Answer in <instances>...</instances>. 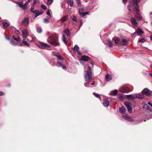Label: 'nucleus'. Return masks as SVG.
Instances as JSON below:
<instances>
[{"label": "nucleus", "mask_w": 152, "mask_h": 152, "mask_svg": "<svg viewBox=\"0 0 152 152\" xmlns=\"http://www.w3.org/2000/svg\"><path fill=\"white\" fill-rule=\"evenodd\" d=\"M53 1V0H48L47 4L48 5L51 4Z\"/></svg>", "instance_id": "42"}, {"label": "nucleus", "mask_w": 152, "mask_h": 152, "mask_svg": "<svg viewBox=\"0 0 152 152\" xmlns=\"http://www.w3.org/2000/svg\"><path fill=\"white\" fill-rule=\"evenodd\" d=\"M126 96L130 100H133L137 98L139 99H142L144 98V96L140 94L127 95Z\"/></svg>", "instance_id": "4"}, {"label": "nucleus", "mask_w": 152, "mask_h": 152, "mask_svg": "<svg viewBox=\"0 0 152 152\" xmlns=\"http://www.w3.org/2000/svg\"><path fill=\"white\" fill-rule=\"evenodd\" d=\"M49 18H45L44 19V22L46 23H49Z\"/></svg>", "instance_id": "38"}, {"label": "nucleus", "mask_w": 152, "mask_h": 152, "mask_svg": "<svg viewBox=\"0 0 152 152\" xmlns=\"http://www.w3.org/2000/svg\"><path fill=\"white\" fill-rule=\"evenodd\" d=\"M29 18L28 17L22 20L21 22V24L23 26H27L29 25Z\"/></svg>", "instance_id": "6"}, {"label": "nucleus", "mask_w": 152, "mask_h": 152, "mask_svg": "<svg viewBox=\"0 0 152 152\" xmlns=\"http://www.w3.org/2000/svg\"><path fill=\"white\" fill-rule=\"evenodd\" d=\"M93 94L94 95V96L96 97L99 98V99H101V97L100 95L98 94H96L95 93H93Z\"/></svg>", "instance_id": "41"}, {"label": "nucleus", "mask_w": 152, "mask_h": 152, "mask_svg": "<svg viewBox=\"0 0 152 152\" xmlns=\"http://www.w3.org/2000/svg\"><path fill=\"white\" fill-rule=\"evenodd\" d=\"M12 29L13 31H15V33L17 34H18L20 33L19 31L16 29L14 27H12L10 28V29Z\"/></svg>", "instance_id": "30"}, {"label": "nucleus", "mask_w": 152, "mask_h": 152, "mask_svg": "<svg viewBox=\"0 0 152 152\" xmlns=\"http://www.w3.org/2000/svg\"><path fill=\"white\" fill-rule=\"evenodd\" d=\"M112 39L115 42V43L116 44L118 45L120 44L121 41V39L119 37H113Z\"/></svg>", "instance_id": "10"}, {"label": "nucleus", "mask_w": 152, "mask_h": 152, "mask_svg": "<svg viewBox=\"0 0 152 152\" xmlns=\"http://www.w3.org/2000/svg\"><path fill=\"white\" fill-rule=\"evenodd\" d=\"M4 94V93L3 92L0 91V96H2Z\"/></svg>", "instance_id": "57"}, {"label": "nucleus", "mask_w": 152, "mask_h": 152, "mask_svg": "<svg viewBox=\"0 0 152 152\" xmlns=\"http://www.w3.org/2000/svg\"><path fill=\"white\" fill-rule=\"evenodd\" d=\"M119 91L123 93H126L129 91V89L126 86H122L119 90Z\"/></svg>", "instance_id": "7"}, {"label": "nucleus", "mask_w": 152, "mask_h": 152, "mask_svg": "<svg viewBox=\"0 0 152 152\" xmlns=\"http://www.w3.org/2000/svg\"><path fill=\"white\" fill-rule=\"evenodd\" d=\"M77 53H78V54L79 55H81V52L80 51H78Z\"/></svg>", "instance_id": "63"}, {"label": "nucleus", "mask_w": 152, "mask_h": 152, "mask_svg": "<svg viewBox=\"0 0 152 152\" xmlns=\"http://www.w3.org/2000/svg\"><path fill=\"white\" fill-rule=\"evenodd\" d=\"M80 26H82V21L80 20Z\"/></svg>", "instance_id": "60"}, {"label": "nucleus", "mask_w": 152, "mask_h": 152, "mask_svg": "<svg viewBox=\"0 0 152 152\" xmlns=\"http://www.w3.org/2000/svg\"><path fill=\"white\" fill-rule=\"evenodd\" d=\"M83 11V8H80L79 10V14L82 17V15H83V13H82V11Z\"/></svg>", "instance_id": "35"}, {"label": "nucleus", "mask_w": 152, "mask_h": 152, "mask_svg": "<svg viewBox=\"0 0 152 152\" xmlns=\"http://www.w3.org/2000/svg\"><path fill=\"white\" fill-rule=\"evenodd\" d=\"M122 117L129 121H131L132 119L129 116L126 114H124L122 115Z\"/></svg>", "instance_id": "16"}, {"label": "nucleus", "mask_w": 152, "mask_h": 152, "mask_svg": "<svg viewBox=\"0 0 152 152\" xmlns=\"http://www.w3.org/2000/svg\"><path fill=\"white\" fill-rule=\"evenodd\" d=\"M77 0V4L78 6H79L81 4V2L80 0Z\"/></svg>", "instance_id": "51"}, {"label": "nucleus", "mask_w": 152, "mask_h": 152, "mask_svg": "<svg viewBox=\"0 0 152 152\" xmlns=\"http://www.w3.org/2000/svg\"><path fill=\"white\" fill-rule=\"evenodd\" d=\"M83 15H82V17L85 16L86 14H89V13L88 12H84L83 13Z\"/></svg>", "instance_id": "50"}, {"label": "nucleus", "mask_w": 152, "mask_h": 152, "mask_svg": "<svg viewBox=\"0 0 152 152\" xmlns=\"http://www.w3.org/2000/svg\"><path fill=\"white\" fill-rule=\"evenodd\" d=\"M88 70H85L84 72V77L86 82H88L92 79V75L90 66H88L87 68Z\"/></svg>", "instance_id": "3"}, {"label": "nucleus", "mask_w": 152, "mask_h": 152, "mask_svg": "<svg viewBox=\"0 0 152 152\" xmlns=\"http://www.w3.org/2000/svg\"><path fill=\"white\" fill-rule=\"evenodd\" d=\"M95 83V81H93V83H92V84H91V85H94Z\"/></svg>", "instance_id": "59"}, {"label": "nucleus", "mask_w": 152, "mask_h": 152, "mask_svg": "<svg viewBox=\"0 0 152 152\" xmlns=\"http://www.w3.org/2000/svg\"><path fill=\"white\" fill-rule=\"evenodd\" d=\"M136 34V33H135V31L134 32L132 33L131 34V36L133 37L134 34Z\"/></svg>", "instance_id": "58"}, {"label": "nucleus", "mask_w": 152, "mask_h": 152, "mask_svg": "<svg viewBox=\"0 0 152 152\" xmlns=\"http://www.w3.org/2000/svg\"><path fill=\"white\" fill-rule=\"evenodd\" d=\"M118 98L120 101H123L124 99V96L121 94H118Z\"/></svg>", "instance_id": "21"}, {"label": "nucleus", "mask_w": 152, "mask_h": 152, "mask_svg": "<svg viewBox=\"0 0 152 152\" xmlns=\"http://www.w3.org/2000/svg\"><path fill=\"white\" fill-rule=\"evenodd\" d=\"M142 94L143 95H145L147 96H152V92L147 88H145L142 91Z\"/></svg>", "instance_id": "5"}, {"label": "nucleus", "mask_w": 152, "mask_h": 152, "mask_svg": "<svg viewBox=\"0 0 152 152\" xmlns=\"http://www.w3.org/2000/svg\"><path fill=\"white\" fill-rule=\"evenodd\" d=\"M107 81H109L110 80L112 79V77L109 74H107L105 77Z\"/></svg>", "instance_id": "22"}, {"label": "nucleus", "mask_w": 152, "mask_h": 152, "mask_svg": "<svg viewBox=\"0 0 152 152\" xmlns=\"http://www.w3.org/2000/svg\"><path fill=\"white\" fill-rule=\"evenodd\" d=\"M48 40L49 43L54 46H56L60 45L58 42V37L56 34H55L50 36Z\"/></svg>", "instance_id": "2"}, {"label": "nucleus", "mask_w": 152, "mask_h": 152, "mask_svg": "<svg viewBox=\"0 0 152 152\" xmlns=\"http://www.w3.org/2000/svg\"><path fill=\"white\" fill-rule=\"evenodd\" d=\"M2 26L4 28H6L8 27L9 24L7 22H4L2 23Z\"/></svg>", "instance_id": "28"}, {"label": "nucleus", "mask_w": 152, "mask_h": 152, "mask_svg": "<svg viewBox=\"0 0 152 152\" xmlns=\"http://www.w3.org/2000/svg\"><path fill=\"white\" fill-rule=\"evenodd\" d=\"M37 1V0H34L33 2V3L32 5L34 6V5L36 3Z\"/></svg>", "instance_id": "54"}, {"label": "nucleus", "mask_w": 152, "mask_h": 152, "mask_svg": "<svg viewBox=\"0 0 152 152\" xmlns=\"http://www.w3.org/2000/svg\"><path fill=\"white\" fill-rule=\"evenodd\" d=\"M37 32L39 33H40L42 32V28L39 27H37L36 28Z\"/></svg>", "instance_id": "33"}, {"label": "nucleus", "mask_w": 152, "mask_h": 152, "mask_svg": "<svg viewBox=\"0 0 152 152\" xmlns=\"http://www.w3.org/2000/svg\"><path fill=\"white\" fill-rule=\"evenodd\" d=\"M107 45L110 48H112L113 47V44L112 42L110 41V40H109L107 44Z\"/></svg>", "instance_id": "31"}, {"label": "nucleus", "mask_w": 152, "mask_h": 152, "mask_svg": "<svg viewBox=\"0 0 152 152\" xmlns=\"http://www.w3.org/2000/svg\"><path fill=\"white\" fill-rule=\"evenodd\" d=\"M28 2L27 1L23 5V10H25L26 9L28 4Z\"/></svg>", "instance_id": "39"}, {"label": "nucleus", "mask_w": 152, "mask_h": 152, "mask_svg": "<svg viewBox=\"0 0 152 152\" xmlns=\"http://www.w3.org/2000/svg\"><path fill=\"white\" fill-rule=\"evenodd\" d=\"M42 13H43L42 12H40V14H37V15H35L34 18H35L36 17H37L38 16H39V15H42Z\"/></svg>", "instance_id": "48"}, {"label": "nucleus", "mask_w": 152, "mask_h": 152, "mask_svg": "<svg viewBox=\"0 0 152 152\" xmlns=\"http://www.w3.org/2000/svg\"><path fill=\"white\" fill-rule=\"evenodd\" d=\"M119 110L120 113H124L125 112L126 110L125 107L124 106H122L119 109Z\"/></svg>", "instance_id": "19"}, {"label": "nucleus", "mask_w": 152, "mask_h": 152, "mask_svg": "<svg viewBox=\"0 0 152 152\" xmlns=\"http://www.w3.org/2000/svg\"><path fill=\"white\" fill-rule=\"evenodd\" d=\"M64 33L67 36H69L70 35V33L69 32V30L68 28H67L64 31Z\"/></svg>", "instance_id": "23"}, {"label": "nucleus", "mask_w": 152, "mask_h": 152, "mask_svg": "<svg viewBox=\"0 0 152 152\" xmlns=\"http://www.w3.org/2000/svg\"><path fill=\"white\" fill-rule=\"evenodd\" d=\"M55 56L59 60H63V57L59 54L56 55Z\"/></svg>", "instance_id": "26"}, {"label": "nucleus", "mask_w": 152, "mask_h": 152, "mask_svg": "<svg viewBox=\"0 0 152 152\" xmlns=\"http://www.w3.org/2000/svg\"><path fill=\"white\" fill-rule=\"evenodd\" d=\"M23 37L25 39H26V38L27 37L28 34L27 31L26 30H24L22 31ZM28 40V39H27Z\"/></svg>", "instance_id": "13"}, {"label": "nucleus", "mask_w": 152, "mask_h": 152, "mask_svg": "<svg viewBox=\"0 0 152 152\" xmlns=\"http://www.w3.org/2000/svg\"><path fill=\"white\" fill-rule=\"evenodd\" d=\"M34 8V6L32 5L31 8L30 9V11L32 12L33 11V9Z\"/></svg>", "instance_id": "52"}, {"label": "nucleus", "mask_w": 152, "mask_h": 152, "mask_svg": "<svg viewBox=\"0 0 152 152\" xmlns=\"http://www.w3.org/2000/svg\"><path fill=\"white\" fill-rule=\"evenodd\" d=\"M81 60L85 61H88L90 60V58L88 56H82L81 58Z\"/></svg>", "instance_id": "15"}, {"label": "nucleus", "mask_w": 152, "mask_h": 152, "mask_svg": "<svg viewBox=\"0 0 152 152\" xmlns=\"http://www.w3.org/2000/svg\"><path fill=\"white\" fill-rule=\"evenodd\" d=\"M131 22L133 25L137 26V23L136 22V20L133 17H132L130 18Z\"/></svg>", "instance_id": "17"}, {"label": "nucleus", "mask_w": 152, "mask_h": 152, "mask_svg": "<svg viewBox=\"0 0 152 152\" xmlns=\"http://www.w3.org/2000/svg\"><path fill=\"white\" fill-rule=\"evenodd\" d=\"M16 4H18L19 6L20 7L22 8V9H23V3L22 2H17L16 3Z\"/></svg>", "instance_id": "36"}, {"label": "nucleus", "mask_w": 152, "mask_h": 152, "mask_svg": "<svg viewBox=\"0 0 152 152\" xmlns=\"http://www.w3.org/2000/svg\"><path fill=\"white\" fill-rule=\"evenodd\" d=\"M103 105L105 107H107L109 105V101L107 99H105L103 103Z\"/></svg>", "instance_id": "20"}, {"label": "nucleus", "mask_w": 152, "mask_h": 152, "mask_svg": "<svg viewBox=\"0 0 152 152\" xmlns=\"http://www.w3.org/2000/svg\"><path fill=\"white\" fill-rule=\"evenodd\" d=\"M139 0H131L130 4L128 6V9L130 11H132V7H134L133 8L134 11L136 12L135 14V18L136 19L138 20H140L142 19V16L140 13L138 12V6L137 5V3L139 2Z\"/></svg>", "instance_id": "1"}, {"label": "nucleus", "mask_w": 152, "mask_h": 152, "mask_svg": "<svg viewBox=\"0 0 152 152\" xmlns=\"http://www.w3.org/2000/svg\"><path fill=\"white\" fill-rule=\"evenodd\" d=\"M12 37L13 39L16 41H19L20 40V37H18V38H16L14 36H13Z\"/></svg>", "instance_id": "37"}, {"label": "nucleus", "mask_w": 152, "mask_h": 152, "mask_svg": "<svg viewBox=\"0 0 152 152\" xmlns=\"http://www.w3.org/2000/svg\"><path fill=\"white\" fill-rule=\"evenodd\" d=\"M124 104L126 107L129 112V113L131 112L132 111L131 107V104L130 103L126 102H124Z\"/></svg>", "instance_id": "8"}, {"label": "nucleus", "mask_w": 152, "mask_h": 152, "mask_svg": "<svg viewBox=\"0 0 152 152\" xmlns=\"http://www.w3.org/2000/svg\"><path fill=\"white\" fill-rule=\"evenodd\" d=\"M72 20L73 21L75 22H77V21L76 20H77V18H76V17L75 16H72Z\"/></svg>", "instance_id": "40"}, {"label": "nucleus", "mask_w": 152, "mask_h": 152, "mask_svg": "<svg viewBox=\"0 0 152 152\" xmlns=\"http://www.w3.org/2000/svg\"><path fill=\"white\" fill-rule=\"evenodd\" d=\"M50 12L51 10H48L47 13V15H48L49 16H50V17H51V16L50 13Z\"/></svg>", "instance_id": "45"}, {"label": "nucleus", "mask_w": 152, "mask_h": 152, "mask_svg": "<svg viewBox=\"0 0 152 152\" xmlns=\"http://www.w3.org/2000/svg\"><path fill=\"white\" fill-rule=\"evenodd\" d=\"M67 1L68 4L71 7H72L73 5V0H67Z\"/></svg>", "instance_id": "27"}, {"label": "nucleus", "mask_w": 152, "mask_h": 152, "mask_svg": "<svg viewBox=\"0 0 152 152\" xmlns=\"http://www.w3.org/2000/svg\"><path fill=\"white\" fill-rule=\"evenodd\" d=\"M56 66L58 67H62V68L64 70L66 69V66L63 65L61 62L58 61L56 63Z\"/></svg>", "instance_id": "12"}, {"label": "nucleus", "mask_w": 152, "mask_h": 152, "mask_svg": "<svg viewBox=\"0 0 152 152\" xmlns=\"http://www.w3.org/2000/svg\"><path fill=\"white\" fill-rule=\"evenodd\" d=\"M87 82V83H85L84 84V86L86 87H87L89 86L88 85L89 83V81H88V82Z\"/></svg>", "instance_id": "49"}, {"label": "nucleus", "mask_w": 152, "mask_h": 152, "mask_svg": "<svg viewBox=\"0 0 152 152\" xmlns=\"http://www.w3.org/2000/svg\"><path fill=\"white\" fill-rule=\"evenodd\" d=\"M32 0H27V2H28V3L31 2Z\"/></svg>", "instance_id": "62"}, {"label": "nucleus", "mask_w": 152, "mask_h": 152, "mask_svg": "<svg viewBox=\"0 0 152 152\" xmlns=\"http://www.w3.org/2000/svg\"><path fill=\"white\" fill-rule=\"evenodd\" d=\"M145 41V40L144 39L142 38V39H140L139 40V42H144Z\"/></svg>", "instance_id": "46"}, {"label": "nucleus", "mask_w": 152, "mask_h": 152, "mask_svg": "<svg viewBox=\"0 0 152 152\" xmlns=\"http://www.w3.org/2000/svg\"><path fill=\"white\" fill-rule=\"evenodd\" d=\"M150 38L152 40V35H151Z\"/></svg>", "instance_id": "64"}, {"label": "nucleus", "mask_w": 152, "mask_h": 152, "mask_svg": "<svg viewBox=\"0 0 152 152\" xmlns=\"http://www.w3.org/2000/svg\"><path fill=\"white\" fill-rule=\"evenodd\" d=\"M143 107L144 109H145L147 110H151L150 107L147 104H145Z\"/></svg>", "instance_id": "25"}, {"label": "nucleus", "mask_w": 152, "mask_h": 152, "mask_svg": "<svg viewBox=\"0 0 152 152\" xmlns=\"http://www.w3.org/2000/svg\"><path fill=\"white\" fill-rule=\"evenodd\" d=\"M10 43L12 45H17V43H16L13 41L11 40L10 41Z\"/></svg>", "instance_id": "43"}, {"label": "nucleus", "mask_w": 152, "mask_h": 152, "mask_svg": "<svg viewBox=\"0 0 152 152\" xmlns=\"http://www.w3.org/2000/svg\"><path fill=\"white\" fill-rule=\"evenodd\" d=\"M73 49L75 51H78L79 49V48L77 45H75Z\"/></svg>", "instance_id": "32"}, {"label": "nucleus", "mask_w": 152, "mask_h": 152, "mask_svg": "<svg viewBox=\"0 0 152 152\" xmlns=\"http://www.w3.org/2000/svg\"><path fill=\"white\" fill-rule=\"evenodd\" d=\"M41 7L44 10H46L47 8V7L44 5H42L41 6Z\"/></svg>", "instance_id": "47"}, {"label": "nucleus", "mask_w": 152, "mask_h": 152, "mask_svg": "<svg viewBox=\"0 0 152 152\" xmlns=\"http://www.w3.org/2000/svg\"><path fill=\"white\" fill-rule=\"evenodd\" d=\"M32 12L37 15V14H40V12H39V11L37 10H35L33 11Z\"/></svg>", "instance_id": "44"}, {"label": "nucleus", "mask_w": 152, "mask_h": 152, "mask_svg": "<svg viewBox=\"0 0 152 152\" xmlns=\"http://www.w3.org/2000/svg\"><path fill=\"white\" fill-rule=\"evenodd\" d=\"M135 33H136V34H137L138 35L140 36L144 33V32L141 29L138 28L136 30Z\"/></svg>", "instance_id": "14"}, {"label": "nucleus", "mask_w": 152, "mask_h": 152, "mask_svg": "<svg viewBox=\"0 0 152 152\" xmlns=\"http://www.w3.org/2000/svg\"><path fill=\"white\" fill-rule=\"evenodd\" d=\"M32 39L33 40H34L36 39V37L34 36H32Z\"/></svg>", "instance_id": "56"}, {"label": "nucleus", "mask_w": 152, "mask_h": 152, "mask_svg": "<svg viewBox=\"0 0 152 152\" xmlns=\"http://www.w3.org/2000/svg\"><path fill=\"white\" fill-rule=\"evenodd\" d=\"M38 46L41 48H43L46 47H49L50 45L48 44H46L43 42H41Z\"/></svg>", "instance_id": "9"}, {"label": "nucleus", "mask_w": 152, "mask_h": 152, "mask_svg": "<svg viewBox=\"0 0 152 152\" xmlns=\"http://www.w3.org/2000/svg\"><path fill=\"white\" fill-rule=\"evenodd\" d=\"M118 92V91L117 90H115L111 91L110 92V94L112 96H115L117 94Z\"/></svg>", "instance_id": "18"}, {"label": "nucleus", "mask_w": 152, "mask_h": 152, "mask_svg": "<svg viewBox=\"0 0 152 152\" xmlns=\"http://www.w3.org/2000/svg\"><path fill=\"white\" fill-rule=\"evenodd\" d=\"M62 40L64 42L66 45H67V41L66 40V38L65 35L63 34L62 37Z\"/></svg>", "instance_id": "24"}, {"label": "nucleus", "mask_w": 152, "mask_h": 152, "mask_svg": "<svg viewBox=\"0 0 152 152\" xmlns=\"http://www.w3.org/2000/svg\"><path fill=\"white\" fill-rule=\"evenodd\" d=\"M126 1V0H123V3H125Z\"/></svg>", "instance_id": "61"}, {"label": "nucleus", "mask_w": 152, "mask_h": 152, "mask_svg": "<svg viewBox=\"0 0 152 152\" xmlns=\"http://www.w3.org/2000/svg\"><path fill=\"white\" fill-rule=\"evenodd\" d=\"M26 39H23L22 40L23 43L25 45H26L28 47H29V45L28 44L26 41H25V40Z\"/></svg>", "instance_id": "34"}, {"label": "nucleus", "mask_w": 152, "mask_h": 152, "mask_svg": "<svg viewBox=\"0 0 152 152\" xmlns=\"http://www.w3.org/2000/svg\"><path fill=\"white\" fill-rule=\"evenodd\" d=\"M5 38L7 40H10V38L9 37H8L7 35H5Z\"/></svg>", "instance_id": "53"}, {"label": "nucleus", "mask_w": 152, "mask_h": 152, "mask_svg": "<svg viewBox=\"0 0 152 152\" xmlns=\"http://www.w3.org/2000/svg\"><path fill=\"white\" fill-rule=\"evenodd\" d=\"M68 17L67 16H65L62 18L60 20V21L61 22H64L66 21Z\"/></svg>", "instance_id": "29"}, {"label": "nucleus", "mask_w": 152, "mask_h": 152, "mask_svg": "<svg viewBox=\"0 0 152 152\" xmlns=\"http://www.w3.org/2000/svg\"><path fill=\"white\" fill-rule=\"evenodd\" d=\"M128 44V40L127 39L122 38L121 39V45L122 46H125Z\"/></svg>", "instance_id": "11"}, {"label": "nucleus", "mask_w": 152, "mask_h": 152, "mask_svg": "<svg viewBox=\"0 0 152 152\" xmlns=\"http://www.w3.org/2000/svg\"><path fill=\"white\" fill-rule=\"evenodd\" d=\"M148 104H149V105H150L152 109V104L151 102H148Z\"/></svg>", "instance_id": "55"}]
</instances>
